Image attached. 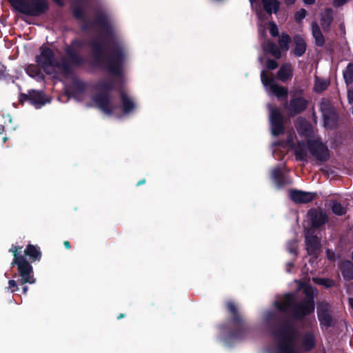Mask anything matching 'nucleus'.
<instances>
[{
  "instance_id": "bb28decb",
  "label": "nucleus",
  "mask_w": 353,
  "mask_h": 353,
  "mask_svg": "<svg viewBox=\"0 0 353 353\" xmlns=\"http://www.w3.org/2000/svg\"><path fill=\"white\" fill-rule=\"evenodd\" d=\"M314 336L312 333H307L302 339V345L305 350H310L314 346Z\"/></svg>"
},
{
  "instance_id": "864d4df0",
  "label": "nucleus",
  "mask_w": 353,
  "mask_h": 353,
  "mask_svg": "<svg viewBox=\"0 0 353 353\" xmlns=\"http://www.w3.org/2000/svg\"><path fill=\"white\" fill-rule=\"evenodd\" d=\"M250 1L252 7L254 8V2H256V0H250Z\"/></svg>"
},
{
  "instance_id": "ea45409f",
  "label": "nucleus",
  "mask_w": 353,
  "mask_h": 353,
  "mask_svg": "<svg viewBox=\"0 0 353 353\" xmlns=\"http://www.w3.org/2000/svg\"><path fill=\"white\" fill-rule=\"evenodd\" d=\"M278 66V64L274 60H268L267 61V67L269 69L273 70L275 69Z\"/></svg>"
},
{
  "instance_id": "a18cd8bd",
  "label": "nucleus",
  "mask_w": 353,
  "mask_h": 353,
  "mask_svg": "<svg viewBox=\"0 0 353 353\" xmlns=\"http://www.w3.org/2000/svg\"><path fill=\"white\" fill-rule=\"evenodd\" d=\"M111 88V85H107L104 84L100 85V89L101 90H107Z\"/></svg>"
},
{
  "instance_id": "39448f33",
  "label": "nucleus",
  "mask_w": 353,
  "mask_h": 353,
  "mask_svg": "<svg viewBox=\"0 0 353 353\" xmlns=\"http://www.w3.org/2000/svg\"><path fill=\"white\" fill-rule=\"evenodd\" d=\"M21 248L16 245H12L10 251L12 252L14 255V260L12 265L17 264L18 265V271L21 275L22 283H34L35 279L32 274V268L28 262H27L23 257L19 256L17 252L21 250Z\"/></svg>"
},
{
  "instance_id": "f704fd0d",
  "label": "nucleus",
  "mask_w": 353,
  "mask_h": 353,
  "mask_svg": "<svg viewBox=\"0 0 353 353\" xmlns=\"http://www.w3.org/2000/svg\"><path fill=\"white\" fill-rule=\"evenodd\" d=\"M313 281H314V282H315L316 283L325 285L326 287L332 286V283H333L332 281H330V280H325L323 279H316V278H313Z\"/></svg>"
},
{
  "instance_id": "aec40b11",
  "label": "nucleus",
  "mask_w": 353,
  "mask_h": 353,
  "mask_svg": "<svg viewBox=\"0 0 353 353\" xmlns=\"http://www.w3.org/2000/svg\"><path fill=\"white\" fill-rule=\"evenodd\" d=\"M294 42L295 44V48L294 53L296 57L302 56L306 50V43L304 39L299 35H296L294 37Z\"/></svg>"
},
{
  "instance_id": "4c0bfd02",
  "label": "nucleus",
  "mask_w": 353,
  "mask_h": 353,
  "mask_svg": "<svg viewBox=\"0 0 353 353\" xmlns=\"http://www.w3.org/2000/svg\"><path fill=\"white\" fill-rule=\"evenodd\" d=\"M8 288L11 290L12 292L18 290L17 282L14 280H10L8 281Z\"/></svg>"
},
{
  "instance_id": "3c124183",
  "label": "nucleus",
  "mask_w": 353,
  "mask_h": 353,
  "mask_svg": "<svg viewBox=\"0 0 353 353\" xmlns=\"http://www.w3.org/2000/svg\"><path fill=\"white\" fill-rule=\"evenodd\" d=\"M28 287H27V286H25V287L23 288V293H24V294H26V293H27V292H28Z\"/></svg>"
},
{
  "instance_id": "dca6fc26",
  "label": "nucleus",
  "mask_w": 353,
  "mask_h": 353,
  "mask_svg": "<svg viewBox=\"0 0 353 353\" xmlns=\"http://www.w3.org/2000/svg\"><path fill=\"white\" fill-rule=\"evenodd\" d=\"M317 314L322 325L325 327L331 325L332 317L327 304H320L317 306Z\"/></svg>"
},
{
  "instance_id": "a878e982",
  "label": "nucleus",
  "mask_w": 353,
  "mask_h": 353,
  "mask_svg": "<svg viewBox=\"0 0 353 353\" xmlns=\"http://www.w3.org/2000/svg\"><path fill=\"white\" fill-rule=\"evenodd\" d=\"M121 97L123 103V111L124 113L128 114L135 108V104L125 94L121 93Z\"/></svg>"
},
{
  "instance_id": "72a5a7b5",
  "label": "nucleus",
  "mask_w": 353,
  "mask_h": 353,
  "mask_svg": "<svg viewBox=\"0 0 353 353\" xmlns=\"http://www.w3.org/2000/svg\"><path fill=\"white\" fill-rule=\"evenodd\" d=\"M258 17H259V21L258 23L259 35L261 37H263L265 34V30L266 28L267 23H263V21L262 19V14H258Z\"/></svg>"
},
{
  "instance_id": "412c9836",
  "label": "nucleus",
  "mask_w": 353,
  "mask_h": 353,
  "mask_svg": "<svg viewBox=\"0 0 353 353\" xmlns=\"http://www.w3.org/2000/svg\"><path fill=\"white\" fill-rule=\"evenodd\" d=\"M341 269L342 275L345 279H353V264L350 261L343 262Z\"/></svg>"
},
{
  "instance_id": "8fccbe9b",
  "label": "nucleus",
  "mask_w": 353,
  "mask_h": 353,
  "mask_svg": "<svg viewBox=\"0 0 353 353\" xmlns=\"http://www.w3.org/2000/svg\"><path fill=\"white\" fill-rule=\"evenodd\" d=\"M145 179H142V180H141V181H139L138 182L137 185H140L141 184H143V183H145Z\"/></svg>"
},
{
  "instance_id": "a211bd4d",
  "label": "nucleus",
  "mask_w": 353,
  "mask_h": 353,
  "mask_svg": "<svg viewBox=\"0 0 353 353\" xmlns=\"http://www.w3.org/2000/svg\"><path fill=\"white\" fill-rule=\"evenodd\" d=\"M306 249L309 254L316 256L319 249V241L316 236L307 233L305 235Z\"/></svg>"
},
{
  "instance_id": "6e6552de",
  "label": "nucleus",
  "mask_w": 353,
  "mask_h": 353,
  "mask_svg": "<svg viewBox=\"0 0 353 353\" xmlns=\"http://www.w3.org/2000/svg\"><path fill=\"white\" fill-rule=\"evenodd\" d=\"M261 79L266 92L269 94L275 95L279 99L287 96L288 90L278 85L274 79L268 78L264 71H262L261 73Z\"/></svg>"
},
{
  "instance_id": "cd10ccee",
  "label": "nucleus",
  "mask_w": 353,
  "mask_h": 353,
  "mask_svg": "<svg viewBox=\"0 0 353 353\" xmlns=\"http://www.w3.org/2000/svg\"><path fill=\"white\" fill-rule=\"evenodd\" d=\"M25 254L34 260H39L41 258V252L37 248L32 245H28L26 250H25Z\"/></svg>"
},
{
  "instance_id": "9b49d317",
  "label": "nucleus",
  "mask_w": 353,
  "mask_h": 353,
  "mask_svg": "<svg viewBox=\"0 0 353 353\" xmlns=\"http://www.w3.org/2000/svg\"><path fill=\"white\" fill-rule=\"evenodd\" d=\"M268 107L270 112V120L271 123L272 133L273 135L276 136L283 132V127L282 125L283 117L278 108H272L271 105H268Z\"/></svg>"
},
{
  "instance_id": "c756f323",
  "label": "nucleus",
  "mask_w": 353,
  "mask_h": 353,
  "mask_svg": "<svg viewBox=\"0 0 353 353\" xmlns=\"http://www.w3.org/2000/svg\"><path fill=\"white\" fill-rule=\"evenodd\" d=\"M343 78L347 84L353 82V63H350L343 72Z\"/></svg>"
},
{
  "instance_id": "f257e3e1",
  "label": "nucleus",
  "mask_w": 353,
  "mask_h": 353,
  "mask_svg": "<svg viewBox=\"0 0 353 353\" xmlns=\"http://www.w3.org/2000/svg\"><path fill=\"white\" fill-rule=\"evenodd\" d=\"M300 139L297 137V145H294L293 134L288 132L285 145L294 149L296 157L299 161H305L307 156V149L316 160L325 161L330 157L327 148L314 138L312 125L305 120H300L297 126Z\"/></svg>"
},
{
  "instance_id": "473e14b6",
  "label": "nucleus",
  "mask_w": 353,
  "mask_h": 353,
  "mask_svg": "<svg viewBox=\"0 0 353 353\" xmlns=\"http://www.w3.org/2000/svg\"><path fill=\"white\" fill-rule=\"evenodd\" d=\"M272 178L274 182L278 185H281V173L279 168H275L272 171Z\"/></svg>"
},
{
  "instance_id": "20e7f679",
  "label": "nucleus",
  "mask_w": 353,
  "mask_h": 353,
  "mask_svg": "<svg viewBox=\"0 0 353 353\" xmlns=\"http://www.w3.org/2000/svg\"><path fill=\"white\" fill-rule=\"evenodd\" d=\"M36 62L49 74L58 73L63 70V66L54 59L52 50L45 46L41 47L40 54L36 57Z\"/></svg>"
},
{
  "instance_id": "de8ad7c7",
  "label": "nucleus",
  "mask_w": 353,
  "mask_h": 353,
  "mask_svg": "<svg viewBox=\"0 0 353 353\" xmlns=\"http://www.w3.org/2000/svg\"><path fill=\"white\" fill-rule=\"evenodd\" d=\"M295 1L296 0H285V3L290 5L294 3Z\"/></svg>"
},
{
  "instance_id": "ddd939ff",
  "label": "nucleus",
  "mask_w": 353,
  "mask_h": 353,
  "mask_svg": "<svg viewBox=\"0 0 353 353\" xmlns=\"http://www.w3.org/2000/svg\"><path fill=\"white\" fill-rule=\"evenodd\" d=\"M320 110L322 112L325 125H330L336 119L334 110L328 99H323L320 103Z\"/></svg>"
},
{
  "instance_id": "9d476101",
  "label": "nucleus",
  "mask_w": 353,
  "mask_h": 353,
  "mask_svg": "<svg viewBox=\"0 0 353 353\" xmlns=\"http://www.w3.org/2000/svg\"><path fill=\"white\" fill-rule=\"evenodd\" d=\"M123 61V54L120 52H117L106 60L105 68L111 74L120 75L122 73Z\"/></svg>"
},
{
  "instance_id": "c85d7f7f",
  "label": "nucleus",
  "mask_w": 353,
  "mask_h": 353,
  "mask_svg": "<svg viewBox=\"0 0 353 353\" xmlns=\"http://www.w3.org/2000/svg\"><path fill=\"white\" fill-rule=\"evenodd\" d=\"M329 85V81L325 79L316 78L314 90L316 92H321L325 90Z\"/></svg>"
},
{
  "instance_id": "09e8293b",
  "label": "nucleus",
  "mask_w": 353,
  "mask_h": 353,
  "mask_svg": "<svg viewBox=\"0 0 353 353\" xmlns=\"http://www.w3.org/2000/svg\"><path fill=\"white\" fill-rule=\"evenodd\" d=\"M63 244H64V246L65 247V248H67V249L70 248V244L68 241H65Z\"/></svg>"
},
{
  "instance_id": "b1692460",
  "label": "nucleus",
  "mask_w": 353,
  "mask_h": 353,
  "mask_svg": "<svg viewBox=\"0 0 353 353\" xmlns=\"http://www.w3.org/2000/svg\"><path fill=\"white\" fill-rule=\"evenodd\" d=\"M293 296L292 294H286L281 302L275 301L274 305L279 310L284 311L290 305Z\"/></svg>"
},
{
  "instance_id": "4be33fe9",
  "label": "nucleus",
  "mask_w": 353,
  "mask_h": 353,
  "mask_svg": "<svg viewBox=\"0 0 353 353\" xmlns=\"http://www.w3.org/2000/svg\"><path fill=\"white\" fill-rule=\"evenodd\" d=\"M312 32L316 45L319 46H323L324 43V38L316 22H313L312 23Z\"/></svg>"
},
{
  "instance_id": "e433bc0d",
  "label": "nucleus",
  "mask_w": 353,
  "mask_h": 353,
  "mask_svg": "<svg viewBox=\"0 0 353 353\" xmlns=\"http://www.w3.org/2000/svg\"><path fill=\"white\" fill-rule=\"evenodd\" d=\"M306 15V11L304 9H301L295 13V19L297 21H301L305 18Z\"/></svg>"
},
{
  "instance_id": "4468645a",
  "label": "nucleus",
  "mask_w": 353,
  "mask_h": 353,
  "mask_svg": "<svg viewBox=\"0 0 353 353\" xmlns=\"http://www.w3.org/2000/svg\"><path fill=\"white\" fill-rule=\"evenodd\" d=\"M32 105L36 108H40L46 103L50 102V99L46 97L41 91L32 90L26 96Z\"/></svg>"
},
{
  "instance_id": "423d86ee",
  "label": "nucleus",
  "mask_w": 353,
  "mask_h": 353,
  "mask_svg": "<svg viewBox=\"0 0 353 353\" xmlns=\"http://www.w3.org/2000/svg\"><path fill=\"white\" fill-rule=\"evenodd\" d=\"M300 289H303L307 298L299 304L294 310L296 318L301 319L314 310L313 296L315 295V290L310 285H300Z\"/></svg>"
},
{
  "instance_id": "a19ab883",
  "label": "nucleus",
  "mask_w": 353,
  "mask_h": 353,
  "mask_svg": "<svg viewBox=\"0 0 353 353\" xmlns=\"http://www.w3.org/2000/svg\"><path fill=\"white\" fill-rule=\"evenodd\" d=\"M349 0H333V6L340 7L347 2Z\"/></svg>"
},
{
  "instance_id": "37998d69",
  "label": "nucleus",
  "mask_w": 353,
  "mask_h": 353,
  "mask_svg": "<svg viewBox=\"0 0 353 353\" xmlns=\"http://www.w3.org/2000/svg\"><path fill=\"white\" fill-rule=\"evenodd\" d=\"M228 308L231 311V312L234 315H236V308H235L234 305H233V303H228Z\"/></svg>"
},
{
  "instance_id": "6ab92c4d",
  "label": "nucleus",
  "mask_w": 353,
  "mask_h": 353,
  "mask_svg": "<svg viewBox=\"0 0 353 353\" xmlns=\"http://www.w3.org/2000/svg\"><path fill=\"white\" fill-rule=\"evenodd\" d=\"M262 4L264 10L270 16L272 13L276 14L280 7L279 0H262Z\"/></svg>"
},
{
  "instance_id": "1a4fd4ad",
  "label": "nucleus",
  "mask_w": 353,
  "mask_h": 353,
  "mask_svg": "<svg viewBox=\"0 0 353 353\" xmlns=\"http://www.w3.org/2000/svg\"><path fill=\"white\" fill-rule=\"evenodd\" d=\"M307 105V101L303 97H294L284 105L285 110L289 115L294 116L305 110Z\"/></svg>"
},
{
  "instance_id": "79ce46f5",
  "label": "nucleus",
  "mask_w": 353,
  "mask_h": 353,
  "mask_svg": "<svg viewBox=\"0 0 353 353\" xmlns=\"http://www.w3.org/2000/svg\"><path fill=\"white\" fill-rule=\"evenodd\" d=\"M327 256L330 261H334L335 259L334 253L330 250H327Z\"/></svg>"
},
{
  "instance_id": "49530a36",
  "label": "nucleus",
  "mask_w": 353,
  "mask_h": 353,
  "mask_svg": "<svg viewBox=\"0 0 353 353\" xmlns=\"http://www.w3.org/2000/svg\"><path fill=\"white\" fill-rule=\"evenodd\" d=\"M305 4L312 5L314 3L315 0H303Z\"/></svg>"
},
{
  "instance_id": "7ed1b4c3",
  "label": "nucleus",
  "mask_w": 353,
  "mask_h": 353,
  "mask_svg": "<svg viewBox=\"0 0 353 353\" xmlns=\"http://www.w3.org/2000/svg\"><path fill=\"white\" fill-rule=\"evenodd\" d=\"M10 2L15 10L30 16L39 15L48 8L46 0H10Z\"/></svg>"
},
{
  "instance_id": "5701e85b",
  "label": "nucleus",
  "mask_w": 353,
  "mask_h": 353,
  "mask_svg": "<svg viewBox=\"0 0 353 353\" xmlns=\"http://www.w3.org/2000/svg\"><path fill=\"white\" fill-rule=\"evenodd\" d=\"M292 70L291 65L289 64H285L282 65L278 71V78L281 81H285L292 77Z\"/></svg>"
},
{
  "instance_id": "7c9ffc66",
  "label": "nucleus",
  "mask_w": 353,
  "mask_h": 353,
  "mask_svg": "<svg viewBox=\"0 0 353 353\" xmlns=\"http://www.w3.org/2000/svg\"><path fill=\"white\" fill-rule=\"evenodd\" d=\"M332 212L336 215H343L346 212V208L337 201H333L331 203Z\"/></svg>"
},
{
  "instance_id": "58836bf2",
  "label": "nucleus",
  "mask_w": 353,
  "mask_h": 353,
  "mask_svg": "<svg viewBox=\"0 0 353 353\" xmlns=\"http://www.w3.org/2000/svg\"><path fill=\"white\" fill-rule=\"evenodd\" d=\"M296 242L292 241L288 244V250L290 252L295 254L296 252Z\"/></svg>"
},
{
  "instance_id": "0eeeda50",
  "label": "nucleus",
  "mask_w": 353,
  "mask_h": 353,
  "mask_svg": "<svg viewBox=\"0 0 353 353\" xmlns=\"http://www.w3.org/2000/svg\"><path fill=\"white\" fill-rule=\"evenodd\" d=\"M290 42V36L287 34L282 33L279 39V48L270 41L263 43L262 45V48L265 52H269L274 57L279 59L281 56V50L288 51L289 49Z\"/></svg>"
},
{
  "instance_id": "2eb2a0df",
  "label": "nucleus",
  "mask_w": 353,
  "mask_h": 353,
  "mask_svg": "<svg viewBox=\"0 0 353 353\" xmlns=\"http://www.w3.org/2000/svg\"><path fill=\"white\" fill-rule=\"evenodd\" d=\"M290 196L295 203H305L312 201L315 198L316 194L300 190H292L290 192Z\"/></svg>"
},
{
  "instance_id": "5fc2aeb1",
  "label": "nucleus",
  "mask_w": 353,
  "mask_h": 353,
  "mask_svg": "<svg viewBox=\"0 0 353 353\" xmlns=\"http://www.w3.org/2000/svg\"><path fill=\"white\" fill-rule=\"evenodd\" d=\"M123 316H124V315L121 314H120V315L118 316V319H121V318H123Z\"/></svg>"
},
{
  "instance_id": "f03ea898",
  "label": "nucleus",
  "mask_w": 353,
  "mask_h": 353,
  "mask_svg": "<svg viewBox=\"0 0 353 353\" xmlns=\"http://www.w3.org/2000/svg\"><path fill=\"white\" fill-rule=\"evenodd\" d=\"M274 336L278 345L270 349L268 353H300L295 347L296 334L292 327H282Z\"/></svg>"
},
{
  "instance_id": "c03bdc74",
  "label": "nucleus",
  "mask_w": 353,
  "mask_h": 353,
  "mask_svg": "<svg viewBox=\"0 0 353 353\" xmlns=\"http://www.w3.org/2000/svg\"><path fill=\"white\" fill-rule=\"evenodd\" d=\"M67 53H68V54L70 56V57L71 58V59H72V60H71V61H72V63H77V61L75 60V59H74V57H73V54H72V52H71V50H70V49H68V50H67Z\"/></svg>"
},
{
  "instance_id": "f8f14e48",
  "label": "nucleus",
  "mask_w": 353,
  "mask_h": 353,
  "mask_svg": "<svg viewBox=\"0 0 353 353\" xmlns=\"http://www.w3.org/2000/svg\"><path fill=\"white\" fill-rule=\"evenodd\" d=\"M94 105L107 115L117 114V107L113 105L112 101L108 96L101 94L94 99Z\"/></svg>"
},
{
  "instance_id": "2f4dec72",
  "label": "nucleus",
  "mask_w": 353,
  "mask_h": 353,
  "mask_svg": "<svg viewBox=\"0 0 353 353\" xmlns=\"http://www.w3.org/2000/svg\"><path fill=\"white\" fill-rule=\"evenodd\" d=\"M26 72L28 75L32 77H40L41 72L37 66L34 65H30L26 68Z\"/></svg>"
},
{
  "instance_id": "393cba45",
  "label": "nucleus",
  "mask_w": 353,
  "mask_h": 353,
  "mask_svg": "<svg viewBox=\"0 0 353 353\" xmlns=\"http://www.w3.org/2000/svg\"><path fill=\"white\" fill-rule=\"evenodd\" d=\"M332 11L330 9H326L321 14V26L324 29H327L332 22Z\"/></svg>"
},
{
  "instance_id": "f3484780",
  "label": "nucleus",
  "mask_w": 353,
  "mask_h": 353,
  "mask_svg": "<svg viewBox=\"0 0 353 353\" xmlns=\"http://www.w3.org/2000/svg\"><path fill=\"white\" fill-rule=\"evenodd\" d=\"M308 216L312 221V225L314 227H319L325 223L328 220L326 214L321 210H310Z\"/></svg>"
},
{
  "instance_id": "c9c22d12",
  "label": "nucleus",
  "mask_w": 353,
  "mask_h": 353,
  "mask_svg": "<svg viewBox=\"0 0 353 353\" xmlns=\"http://www.w3.org/2000/svg\"><path fill=\"white\" fill-rule=\"evenodd\" d=\"M270 26V32L272 37H276L279 34L278 26L273 22L268 23Z\"/></svg>"
},
{
  "instance_id": "6e6d98bb",
  "label": "nucleus",
  "mask_w": 353,
  "mask_h": 353,
  "mask_svg": "<svg viewBox=\"0 0 353 353\" xmlns=\"http://www.w3.org/2000/svg\"><path fill=\"white\" fill-rule=\"evenodd\" d=\"M261 62H263V59L261 58L259 59Z\"/></svg>"
},
{
  "instance_id": "603ef678",
  "label": "nucleus",
  "mask_w": 353,
  "mask_h": 353,
  "mask_svg": "<svg viewBox=\"0 0 353 353\" xmlns=\"http://www.w3.org/2000/svg\"><path fill=\"white\" fill-rule=\"evenodd\" d=\"M349 303H350V305L352 306V307L353 309V299H349Z\"/></svg>"
}]
</instances>
